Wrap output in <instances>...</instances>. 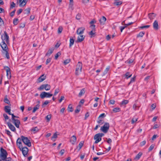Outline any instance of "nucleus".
I'll return each mask as SVG.
<instances>
[{"instance_id": "nucleus-1", "label": "nucleus", "mask_w": 161, "mask_h": 161, "mask_svg": "<svg viewBox=\"0 0 161 161\" xmlns=\"http://www.w3.org/2000/svg\"><path fill=\"white\" fill-rule=\"evenodd\" d=\"M8 153L2 147L0 149V158L1 160L4 161L7 158Z\"/></svg>"}, {"instance_id": "nucleus-2", "label": "nucleus", "mask_w": 161, "mask_h": 161, "mask_svg": "<svg viewBox=\"0 0 161 161\" xmlns=\"http://www.w3.org/2000/svg\"><path fill=\"white\" fill-rule=\"evenodd\" d=\"M21 137L22 141L25 145L29 147H30L31 146V143L30 141L28 139V137L23 136H22Z\"/></svg>"}, {"instance_id": "nucleus-3", "label": "nucleus", "mask_w": 161, "mask_h": 161, "mask_svg": "<svg viewBox=\"0 0 161 161\" xmlns=\"http://www.w3.org/2000/svg\"><path fill=\"white\" fill-rule=\"evenodd\" d=\"M12 118L11 119L12 120V123L17 128H19V125L20 124V122L19 120L15 119H14V115L13 114H11Z\"/></svg>"}, {"instance_id": "nucleus-4", "label": "nucleus", "mask_w": 161, "mask_h": 161, "mask_svg": "<svg viewBox=\"0 0 161 161\" xmlns=\"http://www.w3.org/2000/svg\"><path fill=\"white\" fill-rule=\"evenodd\" d=\"M82 64L81 62H79L77 65L75 74L78 75L81 71Z\"/></svg>"}, {"instance_id": "nucleus-5", "label": "nucleus", "mask_w": 161, "mask_h": 161, "mask_svg": "<svg viewBox=\"0 0 161 161\" xmlns=\"http://www.w3.org/2000/svg\"><path fill=\"white\" fill-rule=\"evenodd\" d=\"M19 148L20 150L22 151V154L25 157L26 156L29 151L28 148L26 147H23L22 146H21L20 147V145H19Z\"/></svg>"}, {"instance_id": "nucleus-6", "label": "nucleus", "mask_w": 161, "mask_h": 161, "mask_svg": "<svg viewBox=\"0 0 161 161\" xmlns=\"http://www.w3.org/2000/svg\"><path fill=\"white\" fill-rule=\"evenodd\" d=\"M53 96V94L49 92H42L40 94V97L42 99H44L45 97L49 98Z\"/></svg>"}, {"instance_id": "nucleus-7", "label": "nucleus", "mask_w": 161, "mask_h": 161, "mask_svg": "<svg viewBox=\"0 0 161 161\" xmlns=\"http://www.w3.org/2000/svg\"><path fill=\"white\" fill-rule=\"evenodd\" d=\"M51 86L48 84H42L41 85L39 88L38 90H42L45 89L46 91H48L50 90Z\"/></svg>"}, {"instance_id": "nucleus-8", "label": "nucleus", "mask_w": 161, "mask_h": 161, "mask_svg": "<svg viewBox=\"0 0 161 161\" xmlns=\"http://www.w3.org/2000/svg\"><path fill=\"white\" fill-rule=\"evenodd\" d=\"M109 127V124L108 123H106L103 126L101 127L100 130L104 133H106L108 130Z\"/></svg>"}, {"instance_id": "nucleus-9", "label": "nucleus", "mask_w": 161, "mask_h": 161, "mask_svg": "<svg viewBox=\"0 0 161 161\" xmlns=\"http://www.w3.org/2000/svg\"><path fill=\"white\" fill-rule=\"evenodd\" d=\"M4 33L3 36H2L1 38L3 41H4V40L6 41L7 43H8L9 42V36L6 31H4Z\"/></svg>"}, {"instance_id": "nucleus-10", "label": "nucleus", "mask_w": 161, "mask_h": 161, "mask_svg": "<svg viewBox=\"0 0 161 161\" xmlns=\"http://www.w3.org/2000/svg\"><path fill=\"white\" fill-rule=\"evenodd\" d=\"M4 69H5L6 71V75L8 79H10L11 77V73L10 69L7 66H4Z\"/></svg>"}, {"instance_id": "nucleus-11", "label": "nucleus", "mask_w": 161, "mask_h": 161, "mask_svg": "<svg viewBox=\"0 0 161 161\" xmlns=\"http://www.w3.org/2000/svg\"><path fill=\"white\" fill-rule=\"evenodd\" d=\"M133 23V22H130V23H129L128 24H125V21H123L122 22V25H124V24L125 25V26H121L120 27V30L121 32H122V31H123V30L125 27H126L127 26H128V25H130L131 24H132Z\"/></svg>"}, {"instance_id": "nucleus-12", "label": "nucleus", "mask_w": 161, "mask_h": 161, "mask_svg": "<svg viewBox=\"0 0 161 161\" xmlns=\"http://www.w3.org/2000/svg\"><path fill=\"white\" fill-rule=\"evenodd\" d=\"M7 124L8 127L9 129L12 131L14 132L16 131V129L14 126L10 122H8Z\"/></svg>"}, {"instance_id": "nucleus-13", "label": "nucleus", "mask_w": 161, "mask_h": 161, "mask_svg": "<svg viewBox=\"0 0 161 161\" xmlns=\"http://www.w3.org/2000/svg\"><path fill=\"white\" fill-rule=\"evenodd\" d=\"M85 29L84 27H81L78 29L76 33L78 35H80L84 33Z\"/></svg>"}, {"instance_id": "nucleus-14", "label": "nucleus", "mask_w": 161, "mask_h": 161, "mask_svg": "<svg viewBox=\"0 0 161 161\" xmlns=\"http://www.w3.org/2000/svg\"><path fill=\"white\" fill-rule=\"evenodd\" d=\"M94 139L96 140L95 142V143L96 144L98 143L102 140V138L100 137L97 134L95 135Z\"/></svg>"}, {"instance_id": "nucleus-15", "label": "nucleus", "mask_w": 161, "mask_h": 161, "mask_svg": "<svg viewBox=\"0 0 161 161\" xmlns=\"http://www.w3.org/2000/svg\"><path fill=\"white\" fill-rule=\"evenodd\" d=\"M2 44L1 45V46L3 50V51H5L6 50H8V47H7V45L5 43V42L4 41H3Z\"/></svg>"}, {"instance_id": "nucleus-16", "label": "nucleus", "mask_w": 161, "mask_h": 161, "mask_svg": "<svg viewBox=\"0 0 161 161\" xmlns=\"http://www.w3.org/2000/svg\"><path fill=\"white\" fill-rule=\"evenodd\" d=\"M46 78V76L44 74L42 75L38 79L37 81L39 83L45 80Z\"/></svg>"}, {"instance_id": "nucleus-17", "label": "nucleus", "mask_w": 161, "mask_h": 161, "mask_svg": "<svg viewBox=\"0 0 161 161\" xmlns=\"http://www.w3.org/2000/svg\"><path fill=\"white\" fill-rule=\"evenodd\" d=\"M85 36L83 35H80L78 36L76 42H82L84 40Z\"/></svg>"}, {"instance_id": "nucleus-18", "label": "nucleus", "mask_w": 161, "mask_h": 161, "mask_svg": "<svg viewBox=\"0 0 161 161\" xmlns=\"http://www.w3.org/2000/svg\"><path fill=\"white\" fill-rule=\"evenodd\" d=\"M96 21H91L89 23L91 24L90 28H92V30L94 31H95V25L93 24L95 23L96 22Z\"/></svg>"}, {"instance_id": "nucleus-19", "label": "nucleus", "mask_w": 161, "mask_h": 161, "mask_svg": "<svg viewBox=\"0 0 161 161\" xmlns=\"http://www.w3.org/2000/svg\"><path fill=\"white\" fill-rule=\"evenodd\" d=\"M76 141V137L75 135L73 136L70 139V142L73 145H74Z\"/></svg>"}, {"instance_id": "nucleus-20", "label": "nucleus", "mask_w": 161, "mask_h": 161, "mask_svg": "<svg viewBox=\"0 0 161 161\" xmlns=\"http://www.w3.org/2000/svg\"><path fill=\"white\" fill-rule=\"evenodd\" d=\"M153 27L156 30L158 29V25L157 21H155L153 23Z\"/></svg>"}, {"instance_id": "nucleus-21", "label": "nucleus", "mask_w": 161, "mask_h": 161, "mask_svg": "<svg viewBox=\"0 0 161 161\" xmlns=\"http://www.w3.org/2000/svg\"><path fill=\"white\" fill-rule=\"evenodd\" d=\"M156 14L153 13H150L148 14L149 19L150 20L153 19L155 17Z\"/></svg>"}, {"instance_id": "nucleus-22", "label": "nucleus", "mask_w": 161, "mask_h": 161, "mask_svg": "<svg viewBox=\"0 0 161 161\" xmlns=\"http://www.w3.org/2000/svg\"><path fill=\"white\" fill-rule=\"evenodd\" d=\"M54 50L53 47H52L51 48L49 49L48 52L46 53V56H49L53 52Z\"/></svg>"}, {"instance_id": "nucleus-23", "label": "nucleus", "mask_w": 161, "mask_h": 161, "mask_svg": "<svg viewBox=\"0 0 161 161\" xmlns=\"http://www.w3.org/2000/svg\"><path fill=\"white\" fill-rule=\"evenodd\" d=\"M142 154V152H140L135 157L134 159L136 160H138L140 158Z\"/></svg>"}, {"instance_id": "nucleus-24", "label": "nucleus", "mask_w": 161, "mask_h": 161, "mask_svg": "<svg viewBox=\"0 0 161 161\" xmlns=\"http://www.w3.org/2000/svg\"><path fill=\"white\" fill-rule=\"evenodd\" d=\"M85 91H86L85 88L82 89L79 92L78 94V96L80 97H81L84 94Z\"/></svg>"}, {"instance_id": "nucleus-25", "label": "nucleus", "mask_w": 161, "mask_h": 161, "mask_svg": "<svg viewBox=\"0 0 161 161\" xmlns=\"http://www.w3.org/2000/svg\"><path fill=\"white\" fill-rule=\"evenodd\" d=\"M84 142L83 141L81 142L79 144V146L77 147L76 148L78 149L79 151L81 149L83 145Z\"/></svg>"}, {"instance_id": "nucleus-26", "label": "nucleus", "mask_w": 161, "mask_h": 161, "mask_svg": "<svg viewBox=\"0 0 161 161\" xmlns=\"http://www.w3.org/2000/svg\"><path fill=\"white\" fill-rule=\"evenodd\" d=\"M4 110L6 113L9 112V111H11V107L9 106H5L4 107Z\"/></svg>"}, {"instance_id": "nucleus-27", "label": "nucleus", "mask_w": 161, "mask_h": 161, "mask_svg": "<svg viewBox=\"0 0 161 161\" xmlns=\"http://www.w3.org/2000/svg\"><path fill=\"white\" fill-rule=\"evenodd\" d=\"M21 138H19L17 140V145L18 146H19V145H20V147H21V146H22L21 142Z\"/></svg>"}, {"instance_id": "nucleus-28", "label": "nucleus", "mask_w": 161, "mask_h": 161, "mask_svg": "<svg viewBox=\"0 0 161 161\" xmlns=\"http://www.w3.org/2000/svg\"><path fill=\"white\" fill-rule=\"evenodd\" d=\"M131 76V74H130L129 72H127L124 75V77H125V78L127 79L130 77Z\"/></svg>"}, {"instance_id": "nucleus-29", "label": "nucleus", "mask_w": 161, "mask_h": 161, "mask_svg": "<svg viewBox=\"0 0 161 161\" xmlns=\"http://www.w3.org/2000/svg\"><path fill=\"white\" fill-rule=\"evenodd\" d=\"M39 104H37L36 106L32 110V112L33 113H35L38 109L39 108Z\"/></svg>"}, {"instance_id": "nucleus-30", "label": "nucleus", "mask_w": 161, "mask_h": 161, "mask_svg": "<svg viewBox=\"0 0 161 161\" xmlns=\"http://www.w3.org/2000/svg\"><path fill=\"white\" fill-rule=\"evenodd\" d=\"M31 130L32 131H35L34 133H35L36 132H38L39 130V129L37 127H35L32 128Z\"/></svg>"}, {"instance_id": "nucleus-31", "label": "nucleus", "mask_w": 161, "mask_h": 161, "mask_svg": "<svg viewBox=\"0 0 161 161\" xmlns=\"http://www.w3.org/2000/svg\"><path fill=\"white\" fill-rule=\"evenodd\" d=\"M74 41L73 38H70L69 40V47L70 48L71 46L74 44Z\"/></svg>"}, {"instance_id": "nucleus-32", "label": "nucleus", "mask_w": 161, "mask_h": 161, "mask_svg": "<svg viewBox=\"0 0 161 161\" xmlns=\"http://www.w3.org/2000/svg\"><path fill=\"white\" fill-rule=\"evenodd\" d=\"M3 53H4L5 54L6 57L7 59L9 58V53H8V50L5 51H3Z\"/></svg>"}, {"instance_id": "nucleus-33", "label": "nucleus", "mask_w": 161, "mask_h": 161, "mask_svg": "<svg viewBox=\"0 0 161 161\" xmlns=\"http://www.w3.org/2000/svg\"><path fill=\"white\" fill-rule=\"evenodd\" d=\"M145 32L143 31L140 32L139 34L137 35V37H142L145 34Z\"/></svg>"}, {"instance_id": "nucleus-34", "label": "nucleus", "mask_w": 161, "mask_h": 161, "mask_svg": "<svg viewBox=\"0 0 161 161\" xmlns=\"http://www.w3.org/2000/svg\"><path fill=\"white\" fill-rule=\"evenodd\" d=\"M4 102L5 103H6L8 104V105H11L9 101L7 98V96H5V97L4 98Z\"/></svg>"}, {"instance_id": "nucleus-35", "label": "nucleus", "mask_w": 161, "mask_h": 161, "mask_svg": "<svg viewBox=\"0 0 161 161\" xmlns=\"http://www.w3.org/2000/svg\"><path fill=\"white\" fill-rule=\"evenodd\" d=\"M68 111L72 112H73V109L72 108V105L71 104H69V105L68 108Z\"/></svg>"}, {"instance_id": "nucleus-36", "label": "nucleus", "mask_w": 161, "mask_h": 161, "mask_svg": "<svg viewBox=\"0 0 161 161\" xmlns=\"http://www.w3.org/2000/svg\"><path fill=\"white\" fill-rule=\"evenodd\" d=\"M27 2L26 0H23L22 1V2L19 4V6H25L26 3Z\"/></svg>"}, {"instance_id": "nucleus-37", "label": "nucleus", "mask_w": 161, "mask_h": 161, "mask_svg": "<svg viewBox=\"0 0 161 161\" xmlns=\"http://www.w3.org/2000/svg\"><path fill=\"white\" fill-rule=\"evenodd\" d=\"M109 69H110V67L109 66H108L105 69V70L104 71L103 73V75H105L106 74H107L108 72L109 71Z\"/></svg>"}, {"instance_id": "nucleus-38", "label": "nucleus", "mask_w": 161, "mask_h": 161, "mask_svg": "<svg viewBox=\"0 0 161 161\" xmlns=\"http://www.w3.org/2000/svg\"><path fill=\"white\" fill-rule=\"evenodd\" d=\"M50 103V102L48 100L45 101L44 103H43L42 105V108L44 107L47 104H48Z\"/></svg>"}, {"instance_id": "nucleus-39", "label": "nucleus", "mask_w": 161, "mask_h": 161, "mask_svg": "<svg viewBox=\"0 0 161 161\" xmlns=\"http://www.w3.org/2000/svg\"><path fill=\"white\" fill-rule=\"evenodd\" d=\"M81 107L80 105H79L77 107V109L75 110V113H78L80 111V108Z\"/></svg>"}, {"instance_id": "nucleus-40", "label": "nucleus", "mask_w": 161, "mask_h": 161, "mask_svg": "<svg viewBox=\"0 0 161 161\" xmlns=\"http://www.w3.org/2000/svg\"><path fill=\"white\" fill-rule=\"evenodd\" d=\"M129 102V101L128 100H124L122 101L121 103V104L122 105H125L127 104Z\"/></svg>"}, {"instance_id": "nucleus-41", "label": "nucleus", "mask_w": 161, "mask_h": 161, "mask_svg": "<svg viewBox=\"0 0 161 161\" xmlns=\"http://www.w3.org/2000/svg\"><path fill=\"white\" fill-rule=\"evenodd\" d=\"M136 79L135 77L132 78L130 79V81L128 85H129L132 82H134L135 81Z\"/></svg>"}, {"instance_id": "nucleus-42", "label": "nucleus", "mask_w": 161, "mask_h": 161, "mask_svg": "<svg viewBox=\"0 0 161 161\" xmlns=\"http://www.w3.org/2000/svg\"><path fill=\"white\" fill-rule=\"evenodd\" d=\"M70 59H67L65 60H64L63 62L64 64V65H66L67 64H68L70 62Z\"/></svg>"}, {"instance_id": "nucleus-43", "label": "nucleus", "mask_w": 161, "mask_h": 161, "mask_svg": "<svg viewBox=\"0 0 161 161\" xmlns=\"http://www.w3.org/2000/svg\"><path fill=\"white\" fill-rule=\"evenodd\" d=\"M51 118V114L48 115L46 116V118L47 120V122H49Z\"/></svg>"}, {"instance_id": "nucleus-44", "label": "nucleus", "mask_w": 161, "mask_h": 161, "mask_svg": "<svg viewBox=\"0 0 161 161\" xmlns=\"http://www.w3.org/2000/svg\"><path fill=\"white\" fill-rule=\"evenodd\" d=\"M120 108H115L113 109V111L114 112H117L120 111Z\"/></svg>"}, {"instance_id": "nucleus-45", "label": "nucleus", "mask_w": 161, "mask_h": 161, "mask_svg": "<svg viewBox=\"0 0 161 161\" xmlns=\"http://www.w3.org/2000/svg\"><path fill=\"white\" fill-rule=\"evenodd\" d=\"M61 54L60 52H58L56 54L55 56V59H57L58 57Z\"/></svg>"}, {"instance_id": "nucleus-46", "label": "nucleus", "mask_w": 161, "mask_h": 161, "mask_svg": "<svg viewBox=\"0 0 161 161\" xmlns=\"http://www.w3.org/2000/svg\"><path fill=\"white\" fill-rule=\"evenodd\" d=\"M5 132H6V133L7 134V135H8V136H12V135H11V133L9 130L6 129L5 130Z\"/></svg>"}, {"instance_id": "nucleus-47", "label": "nucleus", "mask_w": 161, "mask_h": 161, "mask_svg": "<svg viewBox=\"0 0 161 161\" xmlns=\"http://www.w3.org/2000/svg\"><path fill=\"white\" fill-rule=\"evenodd\" d=\"M150 27V25H144V26H141L140 27H139V28H140V29H143L144 28H149Z\"/></svg>"}, {"instance_id": "nucleus-48", "label": "nucleus", "mask_w": 161, "mask_h": 161, "mask_svg": "<svg viewBox=\"0 0 161 161\" xmlns=\"http://www.w3.org/2000/svg\"><path fill=\"white\" fill-rule=\"evenodd\" d=\"M73 0H69V7H71V8L73 7Z\"/></svg>"}, {"instance_id": "nucleus-49", "label": "nucleus", "mask_w": 161, "mask_h": 161, "mask_svg": "<svg viewBox=\"0 0 161 161\" xmlns=\"http://www.w3.org/2000/svg\"><path fill=\"white\" fill-rule=\"evenodd\" d=\"M63 30V28L62 26L59 27L58 28V33L59 34L61 33Z\"/></svg>"}, {"instance_id": "nucleus-50", "label": "nucleus", "mask_w": 161, "mask_h": 161, "mask_svg": "<svg viewBox=\"0 0 161 161\" xmlns=\"http://www.w3.org/2000/svg\"><path fill=\"white\" fill-rule=\"evenodd\" d=\"M60 90L59 88H57L55 89V92L54 94V95L55 96L59 92Z\"/></svg>"}, {"instance_id": "nucleus-51", "label": "nucleus", "mask_w": 161, "mask_h": 161, "mask_svg": "<svg viewBox=\"0 0 161 161\" xmlns=\"http://www.w3.org/2000/svg\"><path fill=\"white\" fill-rule=\"evenodd\" d=\"M122 2L121 1H118L115 2L114 3V4L117 6L121 4Z\"/></svg>"}, {"instance_id": "nucleus-52", "label": "nucleus", "mask_w": 161, "mask_h": 161, "mask_svg": "<svg viewBox=\"0 0 161 161\" xmlns=\"http://www.w3.org/2000/svg\"><path fill=\"white\" fill-rule=\"evenodd\" d=\"M138 118H133L131 120V123L133 124L134 123L137 121Z\"/></svg>"}, {"instance_id": "nucleus-53", "label": "nucleus", "mask_w": 161, "mask_h": 161, "mask_svg": "<svg viewBox=\"0 0 161 161\" xmlns=\"http://www.w3.org/2000/svg\"><path fill=\"white\" fill-rule=\"evenodd\" d=\"M156 107V105L155 103H153L151 106V107L152 110H153Z\"/></svg>"}, {"instance_id": "nucleus-54", "label": "nucleus", "mask_w": 161, "mask_h": 161, "mask_svg": "<svg viewBox=\"0 0 161 161\" xmlns=\"http://www.w3.org/2000/svg\"><path fill=\"white\" fill-rule=\"evenodd\" d=\"M3 116L5 120H6L8 119H9L8 116L6 114H3Z\"/></svg>"}, {"instance_id": "nucleus-55", "label": "nucleus", "mask_w": 161, "mask_h": 161, "mask_svg": "<svg viewBox=\"0 0 161 161\" xmlns=\"http://www.w3.org/2000/svg\"><path fill=\"white\" fill-rule=\"evenodd\" d=\"M57 137V134L56 133H55L53 135V136L52 137L51 139L52 140H53V139L56 138Z\"/></svg>"}, {"instance_id": "nucleus-56", "label": "nucleus", "mask_w": 161, "mask_h": 161, "mask_svg": "<svg viewBox=\"0 0 161 161\" xmlns=\"http://www.w3.org/2000/svg\"><path fill=\"white\" fill-rule=\"evenodd\" d=\"M30 8H26L25 10V13L27 14L30 13Z\"/></svg>"}, {"instance_id": "nucleus-57", "label": "nucleus", "mask_w": 161, "mask_h": 161, "mask_svg": "<svg viewBox=\"0 0 161 161\" xmlns=\"http://www.w3.org/2000/svg\"><path fill=\"white\" fill-rule=\"evenodd\" d=\"M80 17L81 14H78L77 15L76 17V18L77 19L79 20L80 19Z\"/></svg>"}, {"instance_id": "nucleus-58", "label": "nucleus", "mask_w": 161, "mask_h": 161, "mask_svg": "<svg viewBox=\"0 0 161 161\" xmlns=\"http://www.w3.org/2000/svg\"><path fill=\"white\" fill-rule=\"evenodd\" d=\"M51 60V58H48L46 61V64H47L49 63Z\"/></svg>"}, {"instance_id": "nucleus-59", "label": "nucleus", "mask_w": 161, "mask_h": 161, "mask_svg": "<svg viewBox=\"0 0 161 161\" xmlns=\"http://www.w3.org/2000/svg\"><path fill=\"white\" fill-rule=\"evenodd\" d=\"M25 23H21L20 24V26H19V28H23L25 27Z\"/></svg>"}, {"instance_id": "nucleus-60", "label": "nucleus", "mask_w": 161, "mask_h": 161, "mask_svg": "<svg viewBox=\"0 0 161 161\" xmlns=\"http://www.w3.org/2000/svg\"><path fill=\"white\" fill-rule=\"evenodd\" d=\"M154 146L153 145H152L148 149V150L149 151H152L154 148Z\"/></svg>"}, {"instance_id": "nucleus-61", "label": "nucleus", "mask_w": 161, "mask_h": 161, "mask_svg": "<svg viewBox=\"0 0 161 161\" xmlns=\"http://www.w3.org/2000/svg\"><path fill=\"white\" fill-rule=\"evenodd\" d=\"M107 142L110 145H111L112 141L110 138H108Z\"/></svg>"}, {"instance_id": "nucleus-62", "label": "nucleus", "mask_w": 161, "mask_h": 161, "mask_svg": "<svg viewBox=\"0 0 161 161\" xmlns=\"http://www.w3.org/2000/svg\"><path fill=\"white\" fill-rule=\"evenodd\" d=\"M15 3L14 2H12L11 5H10V8H13L15 7Z\"/></svg>"}, {"instance_id": "nucleus-63", "label": "nucleus", "mask_w": 161, "mask_h": 161, "mask_svg": "<svg viewBox=\"0 0 161 161\" xmlns=\"http://www.w3.org/2000/svg\"><path fill=\"white\" fill-rule=\"evenodd\" d=\"M23 11V9L20 8L17 11V14L19 15V14Z\"/></svg>"}, {"instance_id": "nucleus-64", "label": "nucleus", "mask_w": 161, "mask_h": 161, "mask_svg": "<svg viewBox=\"0 0 161 161\" xmlns=\"http://www.w3.org/2000/svg\"><path fill=\"white\" fill-rule=\"evenodd\" d=\"M15 11L16 10H14L10 14V15L11 17H13L14 15Z\"/></svg>"}]
</instances>
